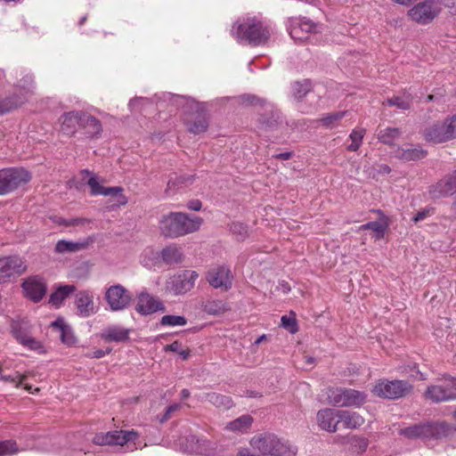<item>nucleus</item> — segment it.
Wrapping results in <instances>:
<instances>
[{
  "instance_id": "obj_55",
  "label": "nucleus",
  "mask_w": 456,
  "mask_h": 456,
  "mask_svg": "<svg viewBox=\"0 0 456 456\" xmlns=\"http://www.w3.org/2000/svg\"><path fill=\"white\" fill-rule=\"evenodd\" d=\"M90 221L86 218H70L68 221L63 223L64 226H77V225H84L88 224Z\"/></svg>"
},
{
  "instance_id": "obj_56",
  "label": "nucleus",
  "mask_w": 456,
  "mask_h": 456,
  "mask_svg": "<svg viewBox=\"0 0 456 456\" xmlns=\"http://www.w3.org/2000/svg\"><path fill=\"white\" fill-rule=\"evenodd\" d=\"M180 409V404L179 403H173L171 405H169L167 409H166V411L163 415V417L160 418V422H164L166 420H167L169 418H170V415L172 412L177 411Z\"/></svg>"
},
{
  "instance_id": "obj_51",
  "label": "nucleus",
  "mask_w": 456,
  "mask_h": 456,
  "mask_svg": "<svg viewBox=\"0 0 456 456\" xmlns=\"http://www.w3.org/2000/svg\"><path fill=\"white\" fill-rule=\"evenodd\" d=\"M231 232L237 236L238 240H242L248 236L247 226L240 222H235L231 224Z\"/></svg>"
},
{
  "instance_id": "obj_1",
  "label": "nucleus",
  "mask_w": 456,
  "mask_h": 456,
  "mask_svg": "<svg viewBox=\"0 0 456 456\" xmlns=\"http://www.w3.org/2000/svg\"><path fill=\"white\" fill-rule=\"evenodd\" d=\"M273 33L271 24L256 16H246L237 20L232 34L240 43L254 46L265 44Z\"/></svg>"
},
{
  "instance_id": "obj_47",
  "label": "nucleus",
  "mask_w": 456,
  "mask_h": 456,
  "mask_svg": "<svg viewBox=\"0 0 456 456\" xmlns=\"http://www.w3.org/2000/svg\"><path fill=\"white\" fill-rule=\"evenodd\" d=\"M19 452L17 443L13 440L0 442V456H12Z\"/></svg>"
},
{
  "instance_id": "obj_25",
  "label": "nucleus",
  "mask_w": 456,
  "mask_h": 456,
  "mask_svg": "<svg viewBox=\"0 0 456 456\" xmlns=\"http://www.w3.org/2000/svg\"><path fill=\"white\" fill-rule=\"evenodd\" d=\"M79 128L83 129L87 137L100 135L102 131L101 121L91 114L81 110Z\"/></svg>"
},
{
  "instance_id": "obj_64",
  "label": "nucleus",
  "mask_w": 456,
  "mask_h": 456,
  "mask_svg": "<svg viewBox=\"0 0 456 456\" xmlns=\"http://www.w3.org/2000/svg\"><path fill=\"white\" fill-rule=\"evenodd\" d=\"M238 456H259V455H255V454L251 453L248 449H241L238 452Z\"/></svg>"
},
{
  "instance_id": "obj_33",
  "label": "nucleus",
  "mask_w": 456,
  "mask_h": 456,
  "mask_svg": "<svg viewBox=\"0 0 456 456\" xmlns=\"http://www.w3.org/2000/svg\"><path fill=\"white\" fill-rule=\"evenodd\" d=\"M163 262L167 265H175L183 261V253L181 248L175 245H170L164 248L160 252Z\"/></svg>"
},
{
  "instance_id": "obj_24",
  "label": "nucleus",
  "mask_w": 456,
  "mask_h": 456,
  "mask_svg": "<svg viewBox=\"0 0 456 456\" xmlns=\"http://www.w3.org/2000/svg\"><path fill=\"white\" fill-rule=\"evenodd\" d=\"M200 402H208L216 408L220 410H229L234 406L231 396L216 392L202 393L196 395Z\"/></svg>"
},
{
  "instance_id": "obj_26",
  "label": "nucleus",
  "mask_w": 456,
  "mask_h": 456,
  "mask_svg": "<svg viewBox=\"0 0 456 456\" xmlns=\"http://www.w3.org/2000/svg\"><path fill=\"white\" fill-rule=\"evenodd\" d=\"M94 242V238L87 237L79 241L61 240L57 241L54 251L58 254L74 253L87 248Z\"/></svg>"
},
{
  "instance_id": "obj_7",
  "label": "nucleus",
  "mask_w": 456,
  "mask_h": 456,
  "mask_svg": "<svg viewBox=\"0 0 456 456\" xmlns=\"http://www.w3.org/2000/svg\"><path fill=\"white\" fill-rule=\"evenodd\" d=\"M31 180V174L23 167H9L0 170V195H6Z\"/></svg>"
},
{
  "instance_id": "obj_23",
  "label": "nucleus",
  "mask_w": 456,
  "mask_h": 456,
  "mask_svg": "<svg viewBox=\"0 0 456 456\" xmlns=\"http://www.w3.org/2000/svg\"><path fill=\"white\" fill-rule=\"evenodd\" d=\"M81 110H72L64 112L59 118L61 131L66 134L72 136L76 134L77 128L79 127Z\"/></svg>"
},
{
  "instance_id": "obj_59",
  "label": "nucleus",
  "mask_w": 456,
  "mask_h": 456,
  "mask_svg": "<svg viewBox=\"0 0 456 456\" xmlns=\"http://www.w3.org/2000/svg\"><path fill=\"white\" fill-rule=\"evenodd\" d=\"M431 210L430 209H424L422 211H419L413 217L412 221L414 223H418L419 221L424 220L426 217H428L430 215Z\"/></svg>"
},
{
  "instance_id": "obj_9",
  "label": "nucleus",
  "mask_w": 456,
  "mask_h": 456,
  "mask_svg": "<svg viewBox=\"0 0 456 456\" xmlns=\"http://www.w3.org/2000/svg\"><path fill=\"white\" fill-rule=\"evenodd\" d=\"M441 10L438 0H425L411 8L408 15L417 23L428 24L438 15Z\"/></svg>"
},
{
  "instance_id": "obj_62",
  "label": "nucleus",
  "mask_w": 456,
  "mask_h": 456,
  "mask_svg": "<svg viewBox=\"0 0 456 456\" xmlns=\"http://www.w3.org/2000/svg\"><path fill=\"white\" fill-rule=\"evenodd\" d=\"M292 155H293L292 151H286V152L275 154L273 156V158H275L277 159L288 160L292 157Z\"/></svg>"
},
{
  "instance_id": "obj_5",
  "label": "nucleus",
  "mask_w": 456,
  "mask_h": 456,
  "mask_svg": "<svg viewBox=\"0 0 456 456\" xmlns=\"http://www.w3.org/2000/svg\"><path fill=\"white\" fill-rule=\"evenodd\" d=\"M249 104L261 105L266 107V111L270 113L261 114L259 118V127L266 132H278L280 135H284L283 129H286L283 124V118L279 111L271 103L265 102L263 99L257 98L254 95H248L246 97Z\"/></svg>"
},
{
  "instance_id": "obj_2",
  "label": "nucleus",
  "mask_w": 456,
  "mask_h": 456,
  "mask_svg": "<svg viewBox=\"0 0 456 456\" xmlns=\"http://www.w3.org/2000/svg\"><path fill=\"white\" fill-rule=\"evenodd\" d=\"M456 428L445 421H428L401 428L399 434L409 439H420L425 443L441 441L454 436Z\"/></svg>"
},
{
  "instance_id": "obj_45",
  "label": "nucleus",
  "mask_w": 456,
  "mask_h": 456,
  "mask_svg": "<svg viewBox=\"0 0 456 456\" xmlns=\"http://www.w3.org/2000/svg\"><path fill=\"white\" fill-rule=\"evenodd\" d=\"M24 100L20 97L13 98L9 97L4 100H0V115L11 111L12 110L23 104Z\"/></svg>"
},
{
  "instance_id": "obj_4",
  "label": "nucleus",
  "mask_w": 456,
  "mask_h": 456,
  "mask_svg": "<svg viewBox=\"0 0 456 456\" xmlns=\"http://www.w3.org/2000/svg\"><path fill=\"white\" fill-rule=\"evenodd\" d=\"M249 444L261 456H296L297 454L296 446L271 433L254 436Z\"/></svg>"
},
{
  "instance_id": "obj_6",
  "label": "nucleus",
  "mask_w": 456,
  "mask_h": 456,
  "mask_svg": "<svg viewBox=\"0 0 456 456\" xmlns=\"http://www.w3.org/2000/svg\"><path fill=\"white\" fill-rule=\"evenodd\" d=\"M327 398L330 404L338 407H361L366 402L365 393L353 388L331 387Z\"/></svg>"
},
{
  "instance_id": "obj_60",
  "label": "nucleus",
  "mask_w": 456,
  "mask_h": 456,
  "mask_svg": "<svg viewBox=\"0 0 456 456\" xmlns=\"http://www.w3.org/2000/svg\"><path fill=\"white\" fill-rule=\"evenodd\" d=\"M20 83V86L27 91H29L33 87V78L31 76H26Z\"/></svg>"
},
{
  "instance_id": "obj_21",
  "label": "nucleus",
  "mask_w": 456,
  "mask_h": 456,
  "mask_svg": "<svg viewBox=\"0 0 456 456\" xmlns=\"http://www.w3.org/2000/svg\"><path fill=\"white\" fill-rule=\"evenodd\" d=\"M165 307L160 300L147 292H142L138 297L136 311L142 315H148L158 311H164Z\"/></svg>"
},
{
  "instance_id": "obj_30",
  "label": "nucleus",
  "mask_w": 456,
  "mask_h": 456,
  "mask_svg": "<svg viewBox=\"0 0 456 456\" xmlns=\"http://www.w3.org/2000/svg\"><path fill=\"white\" fill-rule=\"evenodd\" d=\"M130 330L119 326L107 328L102 334V338L109 342H124L129 338Z\"/></svg>"
},
{
  "instance_id": "obj_10",
  "label": "nucleus",
  "mask_w": 456,
  "mask_h": 456,
  "mask_svg": "<svg viewBox=\"0 0 456 456\" xmlns=\"http://www.w3.org/2000/svg\"><path fill=\"white\" fill-rule=\"evenodd\" d=\"M31 325L27 321L13 322L12 332L17 341L28 350L42 354L45 352L44 346L31 336Z\"/></svg>"
},
{
  "instance_id": "obj_52",
  "label": "nucleus",
  "mask_w": 456,
  "mask_h": 456,
  "mask_svg": "<svg viewBox=\"0 0 456 456\" xmlns=\"http://www.w3.org/2000/svg\"><path fill=\"white\" fill-rule=\"evenodd\" d=\"M450 141L456 138V114L444 118Z\"/></svg>"
},
{
  "instance_id": "obj_13",
  "label": "nucleus",
  "mask_w": 456,
  "mask_h": 456,
  "mask_svg": "<svg viewBox=\"0 0 456 456\" xmlns=\"http://www.w3.org/2000/svg\"><path fill=\"white\" fill-rule=\"evenodd\" d=\"M206 279L214 289L227 291L232 287L233 274L228 266L218 265L208 271Z\"/></svg>"
},
{
  "instance_id": "obj_46",
  "label": "nucleus",
  "mask_w": 456,
  "mask_h": 456,
  "mask_svg": "<svg viewBox=\"0 0 456 456\" xmlns=\"http://www.w3.org/2000/svg\"><path fill=\"white\" fill-rule=\"evenodd\" d=\"M160 325L176 327L184 326L187 324V320L182 315H164L159 321Z\"/></svg>"
},
{
  "instance_id": "obj_58",
  "label": "nucleus",
  "mask_w": 456,
  "mask_h": 456,
  "mask_svg": "<svg viewBox=\"0 0 456 456\" xmlns=\"http://www.w3.org/2000/svg\"><path fill=\"white\" fill-rule=\"evenodd\" d=\"M182 349V344L179 341H175L169 345L165 346L164 350L166 352L170 351L174 353H179Z\"/></svg>"
},
{
  "instance_id": "obj_22",
  "label": "nucleus",
  "mask_w": 456,
  "mask_h": 456,
  "mask_svg": "<svg viewBox=\"0 0 456 456\" xmlns=\"http://www.w3.org/2000/svg\"><path fill=\"white\" fill-rule=\"evenodd\" d=\"M75 305L77 314L81 317H89L95 313L93 293L82 290L77 293Z\"/></svg>"
},
{
  "instance_id": "obj_50",
  "label": "nucleus",
  "mask_w": 456,
  "mask_h": 456,
  "mask_svg": "<svg viewBox=\"0 0 456 456\" xmlns=\"http://www.w3.org/2000/svg\"><path fill=\"white\" fill-rule=\"evenodd\" d=\"M362 230H371L378 234V238H381L384 235L386 225L383 224L378 222V221H372L369 222L367 224H364L361 226Z\"/></svg>"
},
{
  "instance_id": "obj_49",
  "label": "nucleus",
  "mask_w": 456,
  "mask_h": 456,
  "mask_svg": "<svg viewBox=\"0 0 456 456\" xmlns=\"http://www.w3.org/2000/svg\"><path fill=\"white\" fill-rule=\"evenodd\" d=\"M112 431L106 433H98L93 438V443L96 445H112Z\"/></svg>"
},
{
  "instance_id": "obj_17",
  "label": "nucleus",
  "mask_w": 456,
  "mask_h": 456,
  "mask_svg": "<svg viewBox=\"0 0 456 456\" xmlns=\"http://www.w3.org/2000/svg\"><path fill=\"white\" fill-rule=\"evenodd\" d=\"M456 192V177L452 173L428 188V194L432 199H439L442 197H448Z\"/></svg>"
},
{
  "instance_id": "obj_35",
  "label": "nucleus",
  "mask_w": 456,
  "mask_h": 456,
  "mask_svg": "<svg viewBox=\"0 0 456 456\" xmlns=\"http://www.w3.org/2000/svg\"><path fill=\"white\" fill-rule=\"evenodd\" d=\"M186 127L190 133L194 134L205 132L208 127V121L205 113H198L193 120L186 122Z\"/></svg>"
},
{
  "instance_id": "obj_28",
  "label": "nucleus",
  "mask_w": 456,
  "mask_h": 456,
  "mask_svg": "<svg viewBox=\"0 0 456 456\" xmlns=\"http://www.w3.org/2000/svg\"><path fill=\"white\" fill-rule=\"evenodd\" d=\"M427 151H424L420 146H415L412 148L398 147L394 151V156L403 161L419 160L425 158Z\"/></svg>"
},
{
  "instance_id": "obj_3",
  "label": "nucleus",
  "mask_w": 456,
  "mask_h": 456,
  "mask_svg": "<svg viewBox=\"0 0 456 456\" xmlns=\"http://www.w3.org/2000/svg\"><path fill=\"white\" fill-rule=\"evenodd\" d=\"M202 224L199 216H189L181 212L164 215L159 221V230L166 237L176 238L198 231Z\"/></svg>"
},
{
  "instance_id": "obj_36",
  "label": "nucleus",
  "mask_w": 456,
  "mask_h": 456,
  "mask_svg": "<svg viewBox=\"0 0 456 456\" xmlns=\"http://www.w3.org/2000/svg\"><path fill=\"white\" fill-rule=\"evenodd\" d=\"M425 396L434 403L450 401L441 382L440 384L428 387L425 392Z\"/></svg>"
},
{
  "instance_id": "obj_34",
  "label": "nucleus",
  "mask_w": 456,
  "mask_h": 456,
  "mask_svg": "<svg viewBox=\"0 0 456 456\" xmlns=\"http://www.w3.org/2000/svg\"><path fill=\"white\" fill-rule=\"evenodd\" d=\"M112 445L123 446L129 442H134L139 437V434L132 430H114L112 431Z\"/></svg>"
},
{
  "instance_id": "obj_32",
  "label": "nucleus",
  "mask_w": 456,
  "mask_h": 456,
  "mask_svg": "<svg viewBox=\"0 0 456 456\" xmlns=\"http://www.w3.org/2000/svg\"><path fill=\"white\" fill-rule=\"evenodd\" d=\"M252 423L253 418L248 414H245L228 422L225 429L237 433H247L250 429Z\"/></svg>"
},
{
  "instance_id": "obj_38",
  "label": "nucleus",
  "mask_w": 456,
  "mask_h": 456,
  "mask_svg": "<svg viewBox=\"0 0 456 456\" xmlns=\"http://www.w3.org/2000/svg\"><path fill=\"white\" fill-rule=\"evenodd\" d=\"M76 287L74 285L60 286L50 297V302L59 306L69 295L75 292Z\"/></svg>"
},
{
  "instance_id": "obj_37",
  "label": "nucleus",
  "mask_w": 456,
  "mask_h": 456,
  "mask_svg": "<svg viewBox=\"0 0 456 456\" xmlns=\"http://www.w3.org/2000/svg\"><path fill=\"white\" fill-rule=\"evenodd\" d=\"M401 134L402 132L399 128L388 126L379 129L377 133V137L382 143L392 145L394 142L401 136Z\"/></svg>"
},
{
  "instance_id": "obj_29",
  "label": "nucleus",
  "mask_w": 456,
  "mask_h": 456,
  "mask_svg": "<svg viewBox=\"0 0 456 456\" xmlns=\"http://www.w3.org/2000/svg\"><path fill=\"white\" fill-rule=\"evenodd\" d=\"M51 327L60 332V338L63 344L72 346L76 343L72 330L63 319L58 318L51 323Z\"/></svg>"
},
{
  "instance_id": "obj_27",
  "label": "nucleus",
  "mask_w": 456,
  "mask_h": 456,
  "mask_svg": "<svg viewBox=\"0 0 456 456\" xmlns=\"http://www.w3.org/2000/svg\"><path fill=\"white\" fill-rule=\"evenodd\" d=\"M338 420L347 429H356L364 423V419L359 413L346 410H338Z\"/></svg>"
},
{
  "instance_id": "obj_39",
  "label": "nucleus",
  "mask_w": 456,
  "mask_h": 456,
  "mask_svg": "<svg viewBox=\"0 0 456 456\" xmlns=\"http://www.w3.org/2000/svg\"><path fill=\"white\" fill-rule=\"evenodd\" d=\"M312 90V82L309 79L296 81L291 85L292 96L297 100H302Z\"/></svg>"
},
{
  "instance_id": "obj_11",
  "label": "nucleus",
  "mask_w": 456,
  "mask_h": 456,
  "mask_svg": "<svg viewBox=\"0 0 456 456\" xmlns=\"http://www.w3.org/2000/svg\"><path fill=\"white\" fill-rule=\"evenodd\" d=\"M198 278L199 273L196 271L185 270L170 277L166 283V289L175 296L183 295L194 287Z\"/></svg>"
},
{
  "instance_id": "obj_57",
  "label": "nucleus",
  "mask_w": 456,
  "mask_h": 456,
  "mask_svg": "<svg viewBox=\"0 0 456 456\" xmlns=\"http://www.w3.org/2000/svg\"><path fill=\"white\" fill-rule=\"evenodd\" d=\"M441 7H446L452 14L456 15V0H438Z\"/></svg>"
},
{
  "instance_id": "obj_44",
  "label": "nucleus",
  "mask_w": 456,
  "mask_h": 456,
  "mask_svg": "<svg viewBox=\"0 0 456 456\" xmlns=\"http://www.w3.org/2000/svg\"><path fill=\"white\" fill-rule=\"evenodd\" d=\"M203 309L206 313L216 315L226 311V304L222 300H208L204 305Z\"/></svg>"
},
{
  "instance_id": "obj_54",
  "label": "nucleus",
  "mask_w": 456,
  "mask_h": 456,
  "mask_svg": "<svg viewBox=\"0 0 456 456\" xmlns=\"http://www.w3.org/2000/svg\"><path fill=\"white\" fill-rule=\"evenodd\" d=\"M111 352L110 348H107L106 350L102 349H96L91 352H88L86 354V356L90 359H100L107 354H109Z\"/></svg>"
},
{
  "instance_id": "obj_12",
  "label": "nucleus",
  "mask_w": 456,
  "mask_h": 456,
  "mask_svg": "<svg viewBox=\"0 0 456 456\" xmlns=\"http://www.w3.org/2000/svg\"><path fill=\"white\" fill-rule=\"evenodd\" d=\"M82 175H86L90 176L87 184L91 189V195L93 196H112L118 198V204L119 206H124L127 203V198L122 192L124 189L120 186H113V187H103L99 182L98 178L94 175L89 170L84 169L81 172Z\"/></svg>"
},
{
  "instance_id": "obj_14",
  "label": "nucleus",
  "mask_w": 456,
  "mask_h": 456,
  "mask_svg": "<svg viewBox=\"0 0 456 456\" xmlns=\"http://www.w3.org/2000/svg\"><path fill=\"white\" fill-rule=\"evenodd\" d=\"M105 298L112 311L127 308L132 299L130 293L120 284L110 286L105 293Z\"/></svg>"
},
{
  "instance_id": "obj_20",
  "label": "nucleus",
  "mask_w": 456,
  "mask_h": 456,
  "mask_svg": "<svg viewBox=\"0 0 456 456\" xmlns=\"http://www.w3.org/2000/svg\"><path fill=\"white\" fill-rule=\"evenodd\" d=\"M425 139L432 143H443L450 141L445 120L436 121L424 131Z\"/></svg>"
},
{
  "instance_id": "obj_19",
  "label": "nucleus",
  "mask_w": 456,
  "mask_h": 456,
  "mask_svg": "<svg viewBox=\"0 0 456 456\" xmlns=\"http://www.w3.org/2000/svg\"><path fill=\"white\" fill-rule=\"evenodd\" d=\"M316 419L319 428L330 433H334L338 429V410L325 408L317 412Z\"/></svg>"
},
{
  "instance_id": "obj_16",
  "label": "nucleus",
  "mask_w": 456,
  "mask_h": 456,
  "mask_svg": "<svg viewBox=\"0 0 456 456\" xmlns=\"http://www.w3.org/2000/svg\"><path fill=\"white\" fill-rule=\"evenodd\" d=\"M315 28L314 23L305 18H290L288 20L287 29L292 39L303 42L308 38V34Z\"/></svg>"
},
{
  "instance_id": "obj_40",
  "label": "nucleus",
  "mask_w": 456,
  "mask_h": 456,
  "mask_svg": "<svg viewBox=\"0 0 456 456\" xmlns=\"http://www.w3.org/2000/svg\"><path fill=\"white\" fill-rule=\"evenodd\" d=\"M412 96L409 93H403L402 95H396L387 100V105L395 106L399 110H406L411 108Z\"/></svg>"
},
{
  "instance_id": "obj_48",
  "label": "nucleus",
  "mask_w": 456,
  "mask_h": 456,
  "mask_svg": "<svg viewBox=\"0 0 456 456\" xmlns=\"http://www.w3.org/2000/svg\"><path fill=\"white\" fill-rule=\"evenodd\" d=\"M281 326L288 330L291 334H295L298 330L297 320L295 318V313L290 312V315H283L281 319Z\"/></svg>"
},
{
  "instance_id": "obj_18",
  "label": "nucleus",
  "mask_w": 456,
  "mask_h": 456,
  "mask_svg": "<svg viewBox=\"0 0 456 456\" xmlns=\"http://www.w3.org/2000/svg\"><path fill=\"white\" fill-rule=\"evenodd\" d=\"M26 297L34 302H39L46 293V285L39 276L28 278L22 283Z\"/></svg>"
},
{
  "instance_id": "obj_63",
  "label": "nucleus",
  "mask_w": 456,
  "mask_h": 456,
  "mask_svg": "<svg viewBox=\"0 0 456 456\" xmlns=\"http://www.w3.org/2000/svg\"><path fill=\"white\" fill-rule=\"evenodd\" d=\"M358 447L361 451H365L368 447V440L366 438H357Z\"/></svg>"
},
{
  "instance_id": "obj_8",
  "label": "nucleus",
  "mask_w": 456,
  "mask_h": 456,
  "mask_svg": "<svg viewBox=\"0 0 456 456\" xmlns=\"http://www.w3.org/2000/svg\"><path fill=\"white\" fill-rule=\"evenodd\" d=\"M412 387L405 380H379L373 387L372 392L383 398L398 399L408 395Z\"/></svg>"
},
{
  "instance_id": "obj_15",
  "label": "nucleus",
  "mask_w": 456,
  "mask_h": 456,
  "mask_svg": "<svg viewBox=\"0 0 456 456\" xmlns=\"http://www.w3.org/2000/svg\"><path fill=\"white\" fill-rule=\"evenodd\" d=\"M26 269L24 261L17 256L0 258V284L7 282L14 275L22 274Z\"/></svg>"
},
{
  "instance_id": "obj_31",
  "label": "nucleus",
  "mask_w": 456,
  "mask_h": 456,
  "mask_svg": "<svg viewBox=\"0 0 456 456\" xmlns=\"http://www.w3.org/2000/svg\"><path fill=\"white\" fill-rule=\"evenodd\" d=\"M12 367L11 361H4L0 366V379L10 382L15 385L16 387H20L23 385V382L28 378V373L20 374L19 371H15L12 374H4V370Z\"/></svg>"
},
{
  "instance_id": "obj_43",
  "label": "nucleus",
  "mask_w": 456,
  "mask_h": 456,
  "mask_svg": "<svg viewBox=\"0 0 456 456\" xmlns=\"http://www.w3.org/2000/svg\"><path fill=\"white\" fill-rule=\"evenodd\" d=\"M439 382L442 383L444 387V391L446 392L449 400L456 399V377L451 376H443V378L438 379Z\"/></svg>"
},
{
  "instance_id": "obj_41",
  "label": "nucleus",
  "mask_w": 456,
  "mask_h": 456,
  "mask_svg": "<svg viewBox=\"0 0 456 456\" xmlns=\"http://www.w3.org/2000/svg\"><path fill=\"white\" fill-rule=\"evenodd\" d=\"M346 111H336L332 113H329L324 115L320 118V123L326 128H334L336 127L341 119L345 118Z\"/></svg>"
},
{
  "instance_id": "obj_61",
  "label": "nucleus",
  "mask_w": 456,
  "mask_h": 456,
  "mask_svg": "<svg viewBox=\"0 0 456 456\" xmlns=\"http://www.w3.org/2000/svg\"><path fill=\"white\" fill-rule=\"evenodd\" d=\"M201 202L199 200H192L187 203V207L191 210L199 211L201 208Z\"/></svg>"
},
{
  "instance_id": "obj_42",
  "label": "nucleus",
  "mask_w": 456,
  "mask_h": 456,
  "mask_svg": "<svg viewBox=\"0 0 456 456\" xmlns=\"http://www.w3.org/2000/svg\"><path fill=\"white\" fill-rule=\"evenodd\" d=\"M366 130L364 128H354L349 134L351 144L346 147L348 151H357L362 143V139L365 135Z\"/></svg>"
},
{
  "instance_id": "obj_53",
  "label": "nucleus",
  "mask_w": 456,
  "mask_h": 456,
  "mask_svg": "<svg viewBox=\"0 0 456 456\" xmlns=\"http://www.w3.org/2000/svg\"><path fill=\"white\" fill-rule=\"evenodd\" d=\"M192 176H183L181 175L179 177H175V179L171 178L167 183L168 189H172L176 185H182L187 183L188 181H191Z\"/></svg>"
}]
</instances>
